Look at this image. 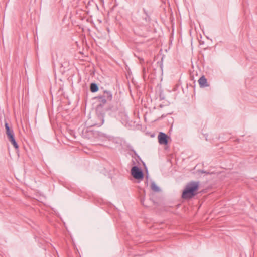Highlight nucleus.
Segmentation results:
<instances>
[{"label":"nucleus","mask_w":257,"mask_h":257,"mask_svg":"<svg viewBox=\"0 0 257 257\" xmlns=\"http://www.w3.org/2000/svg\"><path fill=\"white\" fill-rule=\"evenodd\" d=\"M199 181H190L188 183L182 194V198L184 199H190L197 194V191L199 189Z\"/></svg>","instance_id":"nucleus-1"},{"label":"nucleus","mask_w":257,"mask_h":257,"mask_svg":"<svg viewBox=\"0 0 257 257\" xmlns=\"http://www.w3.org/2000/svg\"><path fill=\"white\" fill-rule=\"evenodd\" d=\"M143 11L145 16L143 17L142 20L139 22L136 31L139 35L146 36V32L148 31L149 29L150 18L145 9H143Z\"/></svg>","instance_id":"nucleus-2"},{"label":"nucleus","mask_w":257,"mask_h":257,"mask_svg":"<svg viewBox=\"0 0 257 257\" xmlns=\"http://www.w3.org/2000/svg\"><path fill=\"white\" fill-rule=\"evenodd\" d=\"M96 98L99 102L105 104L108 101H110L112 99V94L110 91L104 90L102 94H100Z\"/></svg>","instance_id":"nucleus-3"},{"label":"nucleus","mask_w":257,"mask_h":257,"mask_svg":"<svg viewBox=\"0 0 257 257\" xmlns=\"http://www.w3.org/2000/svg\"><path fill=\"white\" fill-rule=\"evenodd\" d=\"M82 137L88 139H92L93 138H96L99 136V133L97 131H92L86 128L83 130L82 132Z\"/></svg>","instance_id":"nucleus-4"},{"label":"nucleus","mask_w":257,"mask_h":257,"mask_svg":"<svg viewBox=\"0 0 257 257\" xmlns=\"http://www.w3.org/2000/svg\"><path fill=\"white\" fill-rule=\"evenodd\" d=\"M131 175L136 179L142 180L144 178L143 171L138 166H133L131 169Z\"/></svg>","instance_id":"nucleus-5"},{"label":"nucleus","mask_w":257,"mask_h":257,"mask_svg":"<svg viewBox=\"0 0 257 257\" xmlns=\"http://www.w3.org/2000/svg\"><path fill=\"white\" fill-rule=\"evenodd\" d=\"M158 139L160 144L167 145L168 143V136L163 132L159 133Z\"/></svg>","instance_id":"nucleus-6"},{"label":"nucleus","mask_w":257,"mask_h":257,"mask_svg":"<svg viewBox=\"0 0 257 257\" xmlns=\"http://www.w3.org/2000/svg\"><path fill=\"white\" fill-rule=\"evenodd\" d=\"M198 83L201 88H204L209 86L206 78L204 76H201L198 80Z\"/></svg>","instance_id":"nucleus-7"},{"label":"nucleus","mask_w":257,"mask_h":257,"mask_svg":"<svg viewBox=\"0 0 257 257\" xmlns=\"http://www.w3.org/2000/svg\"><path fill=\"white\" fill-rule=\"evenodd\" d=\"M90 89L91 92L94 93L98 90V87L97 85L95 83H92L90 84Z\"/></svg>","instance_id":"nucleus-8"},{"label":"nucleus","mask_w":257,"mask_h":257,"mask_svg":"<svg viewBox=\"0 0 257 257\" xmlns=\"http://www.w3.org/2000/svg\"><path fill=\"white\" fill-rule=\"evenodd\" d=\"M151 186L152 190H153L154 192H158L160 191L159 187H158L154 182H152L151 183Z\"/></svg>","instance_id":"nucleus-9"},{"label":"nucleus","mask_w":257,"mask_h":257,"mask_svg":"<svg viewBox=\"0 0 257 257\" xmlns=\"http://www.w3.org/2000/svg\"><path fill=\"white\" fill-rule=\"evenodd\" d=\"M148 201H145L144 197H142L141 198V202L142 204L143 205H144L145 207H149L150 206V204L147 202Z\"/></svg>","instance_id":"nucleus-10"},{"label":"nucleus","mask_w":257,"mask_h":257,"mask_svg":"<svg viewBox=\"0 0 257 257\" xmlns=\"http://www.w3.org/2000/svg\"><path fill=\"white\" fill-rule=\"evenodd\" d=\"M12 144H13V146L14 147V148L16 149H18L19 148V146L17 143V142L15 140V139H14V140H11V141H10Z\"/></svg>","instance_id":"nucleus-11"},{"label":"nucleus","mask_w":257,"mask_h":257,"mask_svg":"<svg viewBox=\"0 0 257 257\" xmlns=\"http://www.w3.org/2000/svg\"><path fill=\"white\" fill-rule=\"evenodd\" d=\"M100 120V122L98 123L95 124V125H97L98 126H101L104 122V118L103 115L98 116Z\"/></svg>","instance_id":"nucleus-12"},{"label":"nucleus","mask_w":257,"mask_h":257,"mask_svg":"<svg viewBox=\"0 0 257 257\" xmlns=\"http://www.w3.org/2000/svg\"><path fill=\"white\" fill-rule=\"evenodd\" d=\"M147 71H148V69H146L145 66H143L142 72H143V76L144 79H145V77H146V73H147Z\"/></svg>","instance_id":"nucleus-13"},{"label":"nucleus","mask_w":257,"mask_h":257,"mask_svg":"<svg viewBox=\"0 0 257 257\" xmlns=\"http://www.w3.org/2000/svg\"><path fill=\"white\" fill-rule=\"evenodd\" d=\"M6 133L7 137L14 134V131L12 129L6 131Z\"/></svg>","instance_id":"nucleus-14"},{"label":"nucleus","mask_w":257,"mask_h":257,"mask_svg":"<svg viewBox=\"0 0 257 257\" xmlns=\"http://www.w3.org/2000/svg\"><path fill=\"white\" fill-rule=\"evenodd\" d=\"M5 128H6V131L10 130V129H11L9 127L8 123H7V122H6L5 123Z\"/></svg>","instance_id":"nucleus-15"},{"label":"nucleus","mask_w":257,"mask_h":257,"mask_svg":"<svg viewBox=\"0 0 257 257\" xmlns=\"http://www.w3.org/2000/svg\"><path fill=\"white\" fill-rule=\"evenodd\" d=\"M8 138L9 141H11V140L15 139L14 134L8 136Z\"/></svg>","instance_id":"nucleus-16"},{"label":"nucleus","mask_w":257,"mask_h":257,"mask_svg":"<svg viewBox=\"0 0 257 257\" xmlns=\"http://www.w3.org/2000/svg\"><path fill=\"white\" fill-rule=\"evenodd\" d=\"M150 202H151L153 205H155V204H156V203L154 201H153V200H150Z\"/></svg>","instance_id":"nucleus-17"},{"label":"nucleus","mask_w":257,"mask_h":257,"mask_svg":"<svg viewBox=\"0 0 257 257\" xmlns=\"http://www.w3.org/2000/svg\"><path fill=\"white\" fill-rule=\"evenodd\" d=\"M140 61L141 63H142L144 61V59L142 58H140Z\"/></svg>","instance_id":"nucleus-18"},{"label":"nucleus","mask_w":257,"mask_h":257,"mask_svg":"<svg viewBox=\"0 0 257 257\" xmlns=\"http://www.w3.org/2000/svg\"><path fill=\"white\" fill-rule=\"evenodd\" d=\"M99 107H102V105L101 104H100L98 106V107H97V109H98L99 108Z\"/></svg>","instance_id":"nucleus-19"},{"label":"nucleus","mask_w":257,"mask_h":257,"mask_svg":"<svg viewBox=\"0 0 257 257\" xmlns=\"http://www.w3.org/2000/svg\"><path fill=\"white\" fill-rule=\"evenodd\" d=\"M115 109H118V107H116V108Z\"/></svg>","instance_id":"nucleus-20"}]
</instances>
